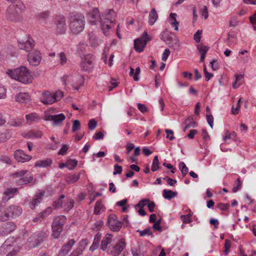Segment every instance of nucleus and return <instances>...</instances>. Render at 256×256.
<instances>
[{
	"label": "nucleus",
	"mask_w": 256,
	"mask_h": 256,
	"mask_svg": "<svg viewBox=\"0 0 256 256\" xmlns=\"http://www.w3.org/2000/svg\"><path fill=\"white\" fill-rule=\"evenodd\" d=\"M74 205V202L72 199H68L66 203L64 204L62 206L64 210L68 211L71 210Z\"/></svg>",
	"instance_id": "41"
},
{
	"label": "nucleus",
	"mask_w": 256,
	"mask_h": 256,
	"mask_svg": "<svg viewBox=\"0 0 256 256\" xmlns=\"http://www.w3.org/2000/svg\"><path fill=\"white\" fill-rule=\"evenodd\" d=\"M126 246V243L124 239L122 238L117 242L114 248L115 250L116 254H119L124 250Z\"/></svg>",
	"instance_id": "33"
},
{
	"label": "nucleus",
	"mask_w": 256,
	"mask_h": 256,
	"mask_svg": "<svg viewBox=\"0 0 256 256\" xmlns=\"http://www.w3.org/2000/svg\"><path fill=\"white\" fill-rule=\"evenodd\" d=\"M149 202V200H147V199H144L142 200H140L138 204H136V207H140V208H143V207L144 206H145L146 205L148 204V202Z\"/></svg>",
	"instance_id": "60"
},
{
	"label": "nucleus",
	"mask_w": 256,
	"mask_h": 256,
	"mask_svg": "<svg viewBox=\"0 0 256 256\" xmlns=\"http://www.w3.org/2000/svg\"><path fill=\"white\" fill-rule=\"evenodd\" d=\"M107 224L110 228L113 231H118L122 227V223L117 220L114 214H110L108 218Z\"/></svg>",
	"instance_id": "13"
},
{
	"label": "nucleus",
	"mask_w": 256,
	"mask_h": 256,
	"mask_svg": "<svg viewBox=\"0 0 256 256\" xmlns=\"http://www.w3.org/2000/svg\"><path fill=\"white\" fill-rule=\"evenodd\" d=\"M10 219L8 207L2 208V212L0 213V222H4Z\"/></svg>",
	"instance_id": "34"
},
{
	"label": "nucleus",
	"mask_w": 256,
	"mask_h": 256,
	"mask_svg": "<svg viewBox=\"0 0 256 256\" xmlns=\"http://www.w3.org/2000/svg\"><path fill=\"white\" fill-rule=\"evenodd\" d=\"M85 26V20L82 15L77 14L71 16L70 19V28L74 34L82 32Z\"/></svg>",
	"instance_id": "4"
},
{
	"label": "nucleus",
	"mask_w": 256,
	"mask_h": 256,
	"mask_svg": "<svg viewBox=\"0 0 256 256\" xmlns=\"http://www.w3.org/2000/svg\"><path fill=\"white\" fill-rule=\"evenodd\" d=\"M88 128L90 130H93L95 128L96 126V122L94 119H91L90 120L88 124Z\"/></svg>",
	"instance_id": "58"
},
{
	"label": "nucleus",
	"mask_w": 256,
	"mask_h": 256,
	"mask_svg": "<svg viewBox=\"0 0 256 256\" xmlns=\"http://www.w3.org/2000/svg\"><path fill=\"white\" fill-rule=\"evenodd\" d=\"M148 40H150V38L148 37V33L144 32L142 37L134 40V48L135 50L138 52H142Z\"/></svg>",
	"instance_id": "9"
},
{
	"label": "nucleus",
	"mask_w": 256,
	"mask_h": 256,
	"mask_svg": "<svg viewBox=\"0 0 256 256\" xmlns=\"http://www.w3.org/2000/svg\"><path fill=\"white\" fill-rule=\"evenodd\" d=\"M10 125L13 126L20 127L23 124V120L22 119H18L10 122Z\"/></svg>",
	"instance_id": "48"
},
{
	"label": "nucleus",
	"mask_w": 256,
	"mask_h": 256,
	"mask_svg": "<svg viewBox=\"0 0 256 256\" xmlns=\"http://www.w3.org/2000/svg\"><path fill=\"white\" fill-rule=\"evenodd\" d=\"M170 52L168 48L165 49L162 54V60L164 62H166L167 60L168 56H170Z\"/></svg>",
	"instance_id": "56"
},
{
	"label": "nucleus",
	"mask_w": 256,
	"mask_h": 256,
	"mask_svg": "<svg viewBox=\"0 0 256 256\" xmlns=\"http://www.w3.org/2000/svg\"><path fill=\"white\" fill-rule=\"evenodd\" d=\"M182 220L186 224H188L191 222L190 215L187 214L186 216L182 215L180 216Z\"/></svg>",
	"instance_id": "59"
},
{
	"label": "nucleus",
	"mask_w": 256,
	"mask_h": 256,
	"mask_svg": "<svg viewBox=\"0 0 256 256\" xmlns=\"http://www.w3.org/2000/svg\"><path fill=\"white\" fill-rule=\"evenodd\" d=\"M197 48L200 54H206L209 50V47L201 44L197 46Z\"/></svg>",
	"instance_id": "47"
},
{
	"label": "nucleus",
	"mask_w": 256,
	"mask_h": 256,
	"mask_svg": "<svg viewBox=\"0 0 256 256\" xmlns=\"http://www.w3.org/2000/svg\"><path fill=\"white\" fill-rule=\"evenodd\" d=\"M112 239V236L110 234H107L103 238L101 242V249L104 251L107 250L108 246L110 244Z\"/></svg>",
	"instance_id": "25"
},
{
	"label": "nucleus",
	"mask_w": 256,
	"mask_h": 256,
	"mask_svg": "<svg viewBox=\"0 0 256 256\" xmlns=\"http://www.w3.org/2000/svg\"><path fill=\"white\" fill-rule=\"evenodd\" d=\"M94 57L90 54L86 55L82 58L80 64L82 70L86 72H90L94 68Z\"/></svg>",
	"instance_id": "10"
},
{
	"label": "nucleus",
	"mask_w": 256,
	"mask_h": 256,
	"mask_svg": "<svg viewBox=\"0 0 256 256\" xmlns=\"http://www.w3.org/2000/svg\"><path fill=\"white\" fill-rule=\"evenodd\" d=\"M206 120L210 126L212 128L213 127V122H214V118L212 114H207L206 115Z\"/></svg>",
	"instance_id": "64"
},
{
	"label": "nucleus",
	"mask_w": 256,
	"mask_h": 256,
	"mask_svg": "<svg viewBox=\"0 0 256 256\" xmlns=\"http://www.w3.org/2000/svg\"><path fill=\"white\" fill-rule=\"evenodd\" d=\"M86 245V241L82 240L78 244V248L70 254V256H79L82 254Z\"/></svg>",
	"instance_id": "20"
},
{
	"label": "nucleus",
	"mask_w": 256,
	"mask_h": 256,
	"mask_svg": "<svg viewBox=\"0 0 256 256\" xmlns=\"http://www.w3.org/2000/svg\"><path fill=\"white\" fill-rule=\"evenodd\" d=\"M46 236V234L44 232H38L34 234L28 239V242L30 247H36L38 246Z\"/></svg>",
	"instance_id": "11"
},
{
	"label": "nucleus",
	"mask_w": 256,
	"mask_h": 256,
	"mask_svg": "<svg viewBox=\"0 0 256 256\" xmlns=\"http://www.w3.org/2000/svg\"><path fill=\"white\" fill-rule=\"evenodd\" d=\"M18 46L20 50L30 52L34 46V41L30 38L18 41Z\"/></svg>",
	"instance_id": "16"
},
{
	"label": "nucleus",
	"mask_w": 256,
	"mask_h": 256,
	"mask_svg": "<svg viewBox=\"0 0 256 256\" xmlns=\"http://www.w3.org/2000/svg\"><path fill=\"white\" fill-rule=\"evenodd\" d=\"M164 179L166 180L168 184L170 186H174L177 182L176 180H173L169 177H166Z\"/></svg>",
	"instance_id": "63"
},
{
	"label": "nucleus",
	"mask_w": 256,
	"mask_h": 256,
	"mask_svg": "<svg viewBox=\"0 0 256 256\" xmlns=\"http://www.w3.org/2000/svg\"><path fill=\"white\" fill-rule=\"evenodd\" d=\"M63 96L61 91H56L54 93L49 91L43 92L40 98V101L44 104H51L57 100H60Z\"/></svg>",
	"instance_id": "6"
},
{
	"label": "nucleus",
	"mask_w": 256,
	"mask_h": 256,
	"mask_svg": "<svg viewBox=\"0 0 256 256\" xmlns=\"http://www.w3.org/2000/svg\"><path fill=\"white\" fill-rule=\"evenodd\" d=\"M64 198V196L62 194L60 196V198L54 202V206L56 208H58L62 206V199Z\"/></svg>",
	"instance_id": "49"
},
{
	"label": "nucleus",
	"mask_w": 256,
	"mask_h": 256,
	"mask_svg": "<svg viewBox=\"0 0 256 256\" xmlns=\"http://www.w3.org/2000/svg\"><path fill=\"white\" fill-rule=\"evenodd\" d=\"M65 118L66 116L63 114H60L54 115H46L44 120L47 121L52 122L53 126H57L60 125Z\"/></svg>",
	"instance_id": "14"
},
{
	"label": "nucleus",
	"mask_w": 256,
	"mask_h": 256,
	"mask_svg": "<svg viewBox=\"0 0 256 256\" xmlns=\"http://www.w3.org/2000/svg\"><path fill=\"white\" fill-rule=\"evenodd\" d=\"M44 192H41L38 194L36 195L35 198L32 200L30 204V207L31 208L34 209L39 204L44 196Z\"/></svg>",
	"instance_id": "27"
},
{
	"label": "nucleus",
	"mask_w": 256,
	"mask_h": 256,
	"mask_svg": "<svg viewBox=\"0 0 256 256\" xmlns=\"http://www.w3.org/2000/svg\"><path fill=\"white\" fill-rule=\"evenodd\" d=\"M138 109L142 112L144 113L148 111V108L146 105L138 103L137 104Z\"/></svg>",
	"instance_id": "61"
},
{
	"label": "nucleus",
	"mask_w": 256,
	"mask_h": 256,
	"mask_svg": "<svg viewBox=\"0 0 256 256\" xmlns=\"http://www.w3.org/2000/svg\"><path fill=\"white\" fill-rule=\"evenodd\" d=\"M100 235L97 234L95 236L93 243L92 245L90 248V250L91 252H94V250L97 249L98 247L100 242Z\"/></svg>",
	"instance_id": "36"
},
{
	"label": "nucleus",
	"mask_w": 256,
	"mask_h": 256,
	"mask_svg": "<svg viewBox=\"0 0 256 256\" xmlns=\"http://www.w3.org/2000/svg\"><path fill=\"white\" fill-rule=\"evenodd\" d=\"M16 228V225L12 222H7L0 230V234L4 236L10 234Z\"/></svg>",
	"instance_id": "19"
},
{
	"label": "nucleus",
	"mask_w": 256,
	"mask_h": 256,
	"mask_svg": "<svg viewBox=\"0 0 256 256\" xmlns=\"http://www.w3.org/2000/svg\"><path fill=\"white\" fill-rule=\"evenodd\" d=\"M66 220V218L64 216H60L54 218L52 224V236L53 238H59Z\"/></svg>",
	"instance_id": "7"
},
{
	"label": "nucleus",
	"mask_w": 256,
	"mask_h": 256,
	"mask_svg": "<svg viewBox=\"0 0 256 256\" xmlns=\"http://www.w3.org/2000/svg\"><path fill=\"white\" fill-rule=\"evenodd\" d=\"M52 160L50 158L37 161L35 164L36 167L46 168L51 165Z\"/></svg>",
	"instance_id": "29"
},
{
	"label": "nucleus",
	"mask_w": 256,
	"mask_h": 256,
	"mask_svg": "<svg viewBox=\"0 0 256 256\" xmlns=\"http://www.w3.org/2000/svg\"><path fill=\"white\" fill-rule=\"evenodd\" d=\"M14 156L15 159L22 162L29 161L32 159V156L26 154L23 150H16L14 153Z\"/></svg>",
	"instance_id": "18"
},
{
	"label": "nucleus",
	"mask_w": 256,
	"mask_h": 256,
	"mask_svg": "<svg viewBox=\"0 0 256 256\" xmlns=\"http://www.w3.org/2000/svg\"><path fill=\"white\" fill-rule=\"evenodd\" d=\"M26 10V6L21 0H17L9 5L5 12L7 20L12 22H20L22 19V14Z\"/></svg>",
	"instance_id": "1"
},
{
	"label": "nucleus",
	"mask_w": 256,
	"mask_h": 256,
	"mask_svg": "<svg viewBox=\"0 0 256 256\" xmlns=\"http://www.w3.org/2000/svg\"><path fill=\"white\" fill-rule=\"evenodd\" d=\"M196 123L194 122L193 118H188L186 120L183 124V130L186 132L188 129L196 126Z\"/></svg>",
	"instance_id": "35"
},
{
	"label": "nucleus",
	"mask_w": 256,
	"mask_h": 256,
	"mask_svg": "<svg viewBox=\"0 0 256 256\" xmlns=\"http://www.w3.org/2000/svg\"><path fill=\"white\" fill-rule=\"evenodd\" d=\"M26 123L31 124L32 123H36L40 121V118L36 113H32L26 116Z\"/></svg>",
	"instance_id": "24"
},
{
	"label": "nucleus",
	"mask_w": 256,
	"mask_h": 256,
	"mask_svg": "<svg viewBox=\"0 0 256 256\" xmlns=\"http://www.w3.org/2000/svg\"><path fill=\"white\" fill-rule=\"evenodd\" d=\"M75 244L74 240L72 239L70 240L60 250V254L65 255L67 254L68 252L71 250L74 244Z\"/></svg>",
	"instance_id": "26"
},
{
	"label": "nucleus",
	"mask_w": 256,
	"mask_h": 256,
	"mask_svg": "<svg viewBox=\"0 0 256 256\" xmlns=\"http://www.w3.org/2000/svg\"><path fill=\"white\" fill-rule=\"evenodd\" d=\"M165 132L166 134V138H169L170 140H172L174 139V137L173 136L174 132L171 130L166 129Z\"/></svg>",
	"instance_id": "57"
},
{
	"label": "nucleus",
	"mask_w": 256,
	"mask_h": 256,
	"mask_svg": "<svg viewBox=\"0 0 256 256\" xmlns=\"http://www.w3.org/2000/svg\"><path fill=\"white\" fill-rule=\"evenodd\" d=\"M52 212V208L50 207L47 208L44 210L39 214L41 219L44 220L48 217Z\"/></svg>",
	"instance_id": "42"
},
{
	"label": "nucleus",
	"mask_w": 256,
	"mask_h": 256,
	"mask_svg": "<svg viewBox=\"0 0 256 256\" xmlns=\"http://www.w3.org/2000/svg\"><path fill=\"white\" fill-rule=\"evenodd\" d=\"M8 207L10 219L16 218L21 215L22 209L18 206L12 205Z\"/></svg>",
	"instance_id": "17"
},
{
	"label": "nucleus",
	"mask_w": 256,
	"mask_h": 256,
	"mask_svg": "<svg viewBox=\"0 0 256 256\" xmlns=\"http://www.w3.org/2000/svg\"><path fill=\"white\" fill-rule=\"evenodd\" d=\"M158 18V14L156 10L152 8L148 16V23L150 26L154 24Z\"/></svg>",
	"instance_id": "28"
},
{
	"label": "nucleus",
	"mask_w": 256,
	"mask_h": 256,
	"mask_svg": "<svg viewBox=\"0 0 256 256\" xmlns=\"http://www.w3.org/2000/svg\"><path fill=\"white\" fill-rule=\"evenodd\" d=\"M6 73L12 78L22 84H28L32 82L33 78L30 70L24 66L8 70Z\"/></svg>",
	"instance_id": "2"
},
{
	"label": "nucleus",
	"mask_w": 256,
	"mask_h": 256,
	"mask_svg": "<svg viewBox=\"0 0 256 256\" xmlns=\"http://www.w3.org/2000/svg\"><path fill=\"white\" fill-rule=\"evenodd\" d=\"M42 136V132L40 130H31L24 135L26 138H40Z\"/></svg>",
	"instance_id": "32"
},
{
	"label": "nucleus",
	"mask_w": 256,
	"mask_h": 256,
	"mask_svg": "<svg viewBox=\"0 0 256 256\" xmlns=\"http://www.w3.org/2000/svg\"><path fill=\"white\" fill-rule=\"evenodd\" d=\"M236 134L235 132H230L228 131L226 132V134L223 138V140L226 141L227 140L234 139L236 138Z\"/></svg>",
	"instance_id": "46"
},
{
	"label": "nucleus",
	"mask_w": 256,
	"mask_h": 256,
	"mask_svg": "<svg viewBox=\"0 0 256 256\" xmlns=\"http://www.w3.org/2000/svg\"><path fill=\"white\" fill-rule=\"evenodd\" d=\"M33 177L32 176H28L21 178L18 181V184L19 185L26 184L32 182Z\"/></svg>",
	"instance_id": "38"
},
{
	"label": "nucleus",
	"mask_w": 256,
	"mask_h": 256,
	"mask_svg": "<svg viewBox=\"0 0 256 256\" xmlns=\"http://www.w3.org/2000/svg\"><path fill=\"white\" fill-rule=\"evenodd\" d=\"M13 244H10V240H6L0 247V254L5 256H14L18 250H15L13 248Z\"/></svg>",
	"instance_id": "8"
},
{
	"label": "nucleus",
	"mask_w": 256,
	"mask_h": 256,
	"mask_svg": "<svg viewBox=\"0 0 256 256\" xmlns=\"http://www.w3.org/2000/svg\"><path fill=\"white\" fill-rule=\"evenodd\" d=\"M17 191L18 189L16 188H6L4 193V200L6 201L8 200L17 194Z\"/></svg>",
	"instance_id": "23"
},
{
	"label": "nucleus",
	"mask_w": 256,
	"mask_h": 256,
	"mask_svg": "<svg viewBox=\"0 0 256 256\" xmlns=\"http://www.w3.org/2000/svg\"><path fill=\"white\" fill-rule=\"evenodd\" d=\"M105 210V207L100 200L96 202L94 208V214H100Z\"/></svg>",
	"instance_id": "31"
},
{
	"label": "nucleus",
	"mask_w": 256,
	"mask_h": 256,
	"mask_svg": "<svg viewBox=\"0 0 256 256\" xmlns=\"http://www.w3.org/2000/svg\"><path fill=\"white\" fill-rule=\"evenodd\" d=\"M177 15L175 13H170L168 18V22L172 26V27L174 28V29L176 31L178 30L179 22L176 20Z\"/></svg>",
	"instance_id": "21"
},
{
	"label": "nucleus",
	"mask_w": 256,
	"mask_h": 256,
	"mask_svg": "<svg viewBox=\"0 0 256 256\" xmlns=\"http://www.w3.org/2000/svg\"><path fill=\"white\" fill-rule=\"evenodd\" d=\"M63 84L66 87L72 88L74 90H78L84 83V77L79 74L65 76L62 78Z\"/></svg>",
	"instance_id": "3"
},
{
	"label": "nucleus",
	"mask_w": 256,
	"mask_h": 256,
	"mask_svg": "<svg viewBox=\"0 0 256 256\" xmlns=\"http://www.w3.org/2000/svg\"><path fill=\"white\" fill-rule=\"evenodd\" d=\"M177 194L176 192H172L170 190H163L162 196L166 199L170 200L176 196Z\"/></svg>",
	"instance_id": "37"
},
{
	"label": "nucleus",
	"mask_w": 256,
	"mask_h": 256,
	"mask_svg": "<svg viewBox=\"0 0 256 256\" xmlns=\"http://www.w3.org/2000/svg\"><path fill=\"white\" fill-rule=\"evenodd\" d=\"M6 98V90L2 86H0V100H4Z\"/></svg>",
	"instance_id": "52"
},
{
	"label": "nucleus",
	"mask_w": 256,
	"mask_h": 256,
	"mask_svg": "<svg viewBox=\"0 0 256 256\" xmlns=\"http://www.w3.org/2000/svg\"><path fill=\"white\" fill-rule=\"evenodd\" d=\"M242 186V183L240 181V178H238L235 184H234V188H232L233 192H236Z\"/></svg>",
	"instance_id": "50"
},
{
	"label": "nucleus",
	"mask_w": 256,
	"mask_h": 256,
	"mask_svg": "<svg viewBox=\"0 0 256 256\" xmlns=\"http://www.w3.org/2000/svg\"><path fill=\"white\" fill-rule=\"evenodd\" d=\"M67 168L70 170H73L78 164V162L76 160L70 159L66 162Z\"/></svg>",
	"instance_id": "43"
},
{
	"label": "nucleus",
	"mask_w": 256,
	"mask_h": 256,
	"mask_svg": "<svg viewBox=\"0 0 256 256\" xmlns=\"http://www.w3.org/2000/svg\"><path fill=\"white\" fill-rule=\"evenodd\" d=\"M202 30H198L194 34V39L196 42H200L201 39Z\"/></svg>",
	"instance_id": "54"
},
{
	"label": "nucleus",
	"mask_w": 256,
	"mask_h": 256,
	"mask_svg": "<svg viewBox=\"0 0 256 256\" xmlns=\"http://www.w3.org/2000/svg\"><path fill=\"white\" fill-rule=\"evenodd\" d=\"M122 172V167L121 166L116 164L114 166V172L113 174L116 175V174H120Z\"/></svg>",
	"instance_id": "62"
},
{
	"label": "nucleus",
	"mask_w": 256,
	"mask_h": 256,
	"mask_svg": "<svg viewBox=\"0 0 256 256\" xmlns=\"http://www.w3.org/2000/svg\"><path fill=\"white\" fill-rule=\"evenodd\" d=\"M59 63L61 66L66 64L68 62L66 54L64 52H60L58 54Z\"/></svg>",
	"instance_id": "39"
},
{
	"label": "nucleus",
	"mask_w": 256,
	"mask_h": 256,
	"mask_svg": "<svg viewBox=\"0 0 256 256\" xmlns=\"http://www.w3.org/2000/svg\"><path fill=\"white\" fill-rule=\"evenodd\" d=\"M170 47L172 48L174 50H178L180 47V42L177 38H174L172 40L171 42L168 43Z\"/></svg>",
	"instance_id": "40"
},
{
	"label": "nucleus",
	"mask_w": 256,
	"mask_h": 256,
	"mask_svg": "<svg viewBox=\"0 0 256 256\" xmlns=\"http://www.w3.org/2000/svg\"><path fill=\"white\" fill-rule=\"evenodd\" d=\"M41 59L40 52L36 50H32L28 56V60L32 66H38L40 63Z\"/></svg>",
	"instance_id": "12"
},
{
	"label": "nucleus",
	"mask_w": 256,
	"mask_h": 256,
	"mask_svg": "<svg viewBox=\"0 0 256 256\" xmlns=\"http://www.w3.org/2000/svg\"><path fill=\"white\" fill-rule=\"evenodd\" d=\"M15 99L18 102H24L30 99V96L27 92H20L16 96Z\"/></svg>",
	"instance_id": "30"
},
{
	"label": "nucleus",
	"mask_w": 256,
	"mask_h": 256,
	"mask_svg": "<svg viewBox=\"0 0 256 256\" xmlns=\"http://www.w3.org/2000/svg\"><path fill=\"white\" fill-rule=\"evenodd\" d=\"M159 168V161H158V156H154L152 164V166L151 170L152 172L156 171Z\"/></svg>",
	"instance_id": "45"
},
{
	"label": "nucleus",
	"mask_w": 256,
	"mask_h": 256,
	"mask_svg": "<svg viewBox=\"0 0 256 256\" xmlns=\"http://www.w3.org/2000/svg\"><path fill=\"white\" fill-rule=\"evenodd\" d=\"M80 122L78 120H74L73 122L72 131V132H75L80 128Z\"/></svg>",
	"instance_id": "55"
},
{
	"label": "nucleus",
	"mask_w": 256,
	"mask_h": 256,
	"mask_svg": "<svg viewBox=\"0 0 256 256\" xmlns=\"http://www.w3.org/2000/svg\"><path fill=\"white\" fill-rule=\"evenodd\" d=\"M55 24L56 26V30L57 34H64L66 30V20L64 16H58L56 18Z\"/></svg>",
	"instance_id": "15"
},
{
	"label": "nucleus",
	"mask_w": 256,
	"mask_h": 256,
	"mask_svg": "<svg viewBox=\"0 0 256 256\" xmlns=\"http://www.w3.org/2000/svg\"><path fill=\"white\" fill-rule=\"evenodd\" d=\"M179 169L181 171L182 174L184 176L188 172V167L186 166L185 164L182 162L179 164Z\"/></svg>",
	"instance_id": "44"
},
{
	"label": "nucleus",
	"mask_w": 256,
	"mask_h": 256,
	"mask_svg": "<svg viewBox=\"0 0 256 256\" xmlns=\"http://www.w3.org/2000/svg\"><path fill=\"white\" fill-rule=\"evenodd\" d=\"M79 175H73L67 178L66 182L68 183H73L78 181L79 180Z\"/></svg>",
	"instance_id": "51"
},
{
	"label": "nucleus",
	"mask_w": 256,
	"mask_h": 256,
	"mask_svg": "<svg viewBox=\"0 0 256 256\" xmlns=\"http://www.w3.org/2000/svg\"><path fill=\"white\" fill-rule=\"evenodd\" d=\"M137 232H138L140 234L141 236H145L146 234L151 235L152 234L150 228H145L143 230H137Z\"/></svg>",
	"instance_id": "53"
},
{
	"label": "nucleus",
	"mask_w": 256,
	"mask_h": 256,
	"mask_svg": "<svg viewBox=\"0 0 256 256\" xmlns=\"http://www.w3.org/2000/svg\"><path fill=\"white\" fill-rule=\"evenodd\" d=\"M90 17L92 18L90 20V22L94 24H96V22L100 20V18L102 17L99 14V12L98 8H93L91 12L89 13Z\"/></svg>",
	"instance_id": "22"
},
{
	"label": "nucleus",
	"mask_w": 256,
	"mask_h": 256,
	"mask_svg": "<svg viewBox=\"0 0 256 256\" xmlns=\"http://www.w3.org/2000/svg\"><path fill=\"white\" fill-rule=\"evenodd\" d=\"M116 16L115 12L112 9H110L105 14L102 16V17H100V22L102 30L106 36L108 35L107 32L111 28L110 24L115 20Z\"/></svg>",
	"instance_id": "5"
}]
</instances>
